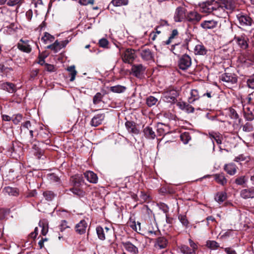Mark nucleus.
Returning a JSON list of instances; mask_svg holds the SVG:
<instances>
[{
  "mask_svg": "<svg viewBox=\"0 0 254 254\" xmlns=\"http://www.w3.org/2000/svg\"><path fill=\"white\" fill-rule=\"evenodd\" d=\"M143 134L144 136L148 139H154L156 134L155 132L153 130L152 127L147 126L143 129Z\"/></svg>",
  "mask_w": 254,
  "mask_h": 254,
  "instance_id": "26",
  "label": "nucleus"
},
{
  "mask_svg": "<svg viewBox=\"0 0 254 254\" xmlns=\"http://www.w3.org/2000/svg\"><path fill=\"white\" fill-rule=\"evenodd\" d=\"M43 195L45 199L48 201L52 200L56 195L54 192L50 190H46L44 191Z\"/></svg>",
  "mask_w": 254,
  "mask_h": 254,
  "instance_id": "36",
  "label": "nucleus"
},
{
  "mask_svg": "<svg viewBox=\"0 0 254 254\" xmlns=\"http://www.w3.org/2000/svg\"><path fill=\"white\" fill-rule=\"evenodd\" d=\"M180 138L185 144H187L191 139V136L188 132L182 133L180 135Z\"/></svg>",
  "mask_w": 254,
  "mask_h": 254,
  "instance_id": "41",
  "label": "nucleus"
},
{
  "mask_svg": "<svg viewBox=\"0 0 254 254\" xmlns=\"http://www.w3.org/2000/svg\"><path fill=\"white\" fill-rule=\"evenodd\" d=\"M67 71L69 72L70 74V81H73L75 78V76L77 74V71L75 70V67L74 65H71L67 67Z\"/></svg>",
  "mask_w": 254,
  "mask_h": 254,
  "instance_id": "37",
  "label": "nucleus"
},
{
  "mask_svg": "<svg viewBox=\"0 0 254 254\" xmlns=\"http://www.w3.org/2000/svg\"><path fill=\"white\" fill-rule=\"evenodd\" d=\"M178 96V93L175 89H169L163 94V99L164 101L168 103H175L177 101V97Z\"/></svg>",
  "mask_w": 254,
  "mask_h": 254,
  "instance_id": "6",
  "label": "nucleus"
},
{
  "mask_svg": "<svg viewBox=\"0 0 254 254\" xmlns=\"http://www.w3.org/2000/svg\"><path fill=\"white\" fill-rule=\"evenodd\" d=\"M125 126L129 132L135 134L139 133V130L137 128L134 123L130 121H127L125 123Z\"/></svg>",
  "mask_w": 254,
  "mask_h": 254,
  "instance_id": "22",
  "label": "nucleus"
},
{
  "mask_svg": "<svg viewBox=\"0 0 254 254\" xmlns=\"http://www.w3.org/2000/svg\"><path fill=\"white\" fill-rule=\"evenodd\" d=\"M241 196L244 199L254 198V188L243 189L240 192Z\"/></svg>",
  "mask_w": 254,
  "mask_h": 254,
  "instance_id": "19",
  "label": "nucleus"
},
{
  "mask_svg": "<svg viewBox=\"0 0 254 254\" xmlns=\"http://www.w3.org/2000/svg\"><path fill=\"white\" fill-rule=\"evenodd\" d=\"M105 115L103 114H98L92 119L90 124L92 126L97 127L101 125L104 119Z\"/></svg>",
  "mask_w": 254,
  "mask_h": 254,
  "instance_id": "21",
  "label": "nucleus"
},
{
  "mask_svg": "<svg viewBox=\"0 0 254 254\" xmlns=\"http://www.w3.org/2000/svg\"><path fill=\"white\" fill-rule=\"evenodd\" d=\"M213 95L212 91L207 90L205 93L202 91L201 97L206 96L208 98H211Z\"/></svg>",
  "mask_w": 254,
  "mask_h": 254,
  "instance_id": "59",
  "label": "nucleus"
},
{
  "mask_svg": "<svg viewBox=\"0 0 254 254\" xmlns=\"http://www.w3.org/2000/svg\"><path fill=\"white\" fill-rule=\"evenodd\" d=\"M22 119V116L21 114H18L15 115H13L11 117V120L13 123L15 125L18 124Z\"/></svg>",
  "mask_w": 254,
  "mask_h": 254,
  "instance_id": "51",
  "label": "nucleus"
},
{
  "mask_svg": "<svg viewBox=\"0 0 254 254\" xmlns=\"http://www.w3.org/2000/svg\"><path fill=\"white\" fill-rule=\"evenodd\" d=\"M181 47L180 44H177L172 46L171 50L173 52L175 55H178L179 51L177 50V49Z\"/></svg>",
  "mask_w": 254,
  "mask_h": 254,
  "instance_id": "56",
  "label": "nucleus"
},
{
  "mask_svg": "<svg viewBox=\"0 0 254 254\" xmlns=\"http://www.w3.org/2000/svg\"><path fill=\"white\" fill-rule=\"evenodd\" d=\"M17 47L20 51L29 53L32 50V48L29 44V41L20 39L17 44Z\"/></svg>",
  "mask_w": 254,
  "mask_h": 254,
  "instance_id": "17",
  "label": "nucleus"
},
{
  "mask_svg": "<svg viewBox=\"0 0 254 254\" xmlns=\"http://www.w3.org/2000/svg\"><path fill=\"white\" fill-rule=\"evenodd\" d=\"M139 54L144 61H151L153 58V54L151 50L147 48H142L139 50Z\"/></svg>",
  "mask_w": 254,
  "mask_h": 254,
  "instance_id": "15",
  "label": "nucleus"
},
{
  "mask_svg": "<svg viewBox=\"0 0 254 254\" xmlns=\"http://www.w3.org/2000/svg\"><path fill=\"white\" fill-rule=\"evenodd\" d=\"M54 37L47 32H45L44 36L41 38V40L45 44H47L48 42H52L54 40Z\"/></svg>",
  "mask_w": 254,
  "mask_h": 254,
  "instance_id": "39",
  "label": "nucleus"
},
{
  "mask_svg": "<svg viewBox=\"0 0 254 254\" xmlns=\"http://www.w3.org/2000/svg\"><path fill=\"white\" fill-rule=\"evenodd\" d=\"M70 191H71L74 194L81 197H83L85 195V192L83 191L82 190L76 188H73L70 189Z\"/></svg>",
  "mask_w": 254,
  "mask_h": 254,
  "instance_id": "45",
  "label": "nucleus"
},
{
  "mask_svg": "<svg viewBox=\"0 0 254 254\" xmlns=\"http://www.w3.org/2000/svg\"><path fill=\"white\" fill-rule=\"evenodd\" d=\"M67 222L65 220H63L60 225V228L61 231H63L65 229L68 228V226L67 225Z\"/></svg>",
  "mask_w": 254,
  "mask_h": 254,
  "instance_id": "58",
  "label": "nucleus"
},
{
  "mask_svg": "<svg viewBox=\"0 0 254 254\" xmlns=\"http://www.w3.org/2000/svg\"><path fill=\"white\" fill-rule=\"evenodd\" d=\"M214 177L216 182L221 185L223 186L227 182L223 173L216 174L214 175Z\"/></svg>",
  "mask_w": 254,
  "mask_h": 254,
  "instance_id": "28",
  "label": "nucleus"
},
{
  "mask_svg": "<svg viewBox=\"0 0 254 254\" xmlns=\"http://www.w3.org/2000/svg\"><path fill=\"white\" fill-rule=\"evenodd\" d=\"M220 79L227 85L233 84L237 82V76L234 73H225L221 75Z\"/></svg>",
  "mask_w": 254,
  "mask_h": 254,
  "instance_id": "10",
  "label": "nucleus"
},
{
  "mask_svg": "<svg viewBox=\"0 0 254 254\" xmlns=\"http://www.w3.org/2000/svg\"><path fill=\"white\" fill-rule=\"evenodd\" d=\"M224 251L227 254H237L236 251L231 248H226Z\"/></svg>",
  "mask_w": 254,
  "mask_h": 254,
  "instance_id": "64",
  "label": "nucleus"
},
{
  "mask_svg": "<svg viewBox=\"0 0 254 254\" xmlns=\"http://www.w3.org/2000/svg\"><path fill=\"white\" fill-rule=\"evenodd\" d=\"M218 22L214 19L203 20L200 24V26L205 30L213 29L217 27Z\"/></svg>",
  "mask_w": 254,
  "mask_h": 254,
  "instance_id": "12",
  "label": "nucleus"
},
{
  "mask_svg": "<svg viewBox=\"0 0 254 254\" xmlns=\"http://www.w3.org/2000/svg\"><path fill=\"white\" fill-rule=\"evenodd\" d=\"M96 233L98 238L103 241L106 239V235L112 233V230L109 228L106 227L104 229L101 226H97L96 228Z\"/></svg>",
  "mask_w": 254,
  "mask_h": 254,
  "instance_id": "16",
  "label": "nucleus"
},
{
  "mask_svg": "<svg viewBox=\"0 0 254 254\" xmlns=\"http://www.w3.org/2000/svg\"><path fill=\"white\" fill-rule=\"evenodd\" d=\"M136 57L135 51L131 49H127L122 54V59L125 63H132Z\"/></svg>",
  "mask_w": 254,
  "mask_h": 254,
  "instance_id": "5",
  "label": "nucleus"
},
{
  "mask_svg": "<svg viewBox=\"0 0 254 254\" xmlns=\"http://www.w3.org/2000/svg\"><path fill=\"white\" fill-rule=\"evenodd\" d=\"M23 2V0H7V4L9 6L17 5L19 6Z\"/></svg>",
  "mask_w": 254,
  "mask_h": 254,
  "instance_id": "48",
  "label": "nucleus"
},
{
  "mask_svg": "<svg viewBox=\"0 0 254 254\" xmlns=\"http://www.w3.org/2000/svg\"><path fill=\"white\" fill-rule=\"evenodd\" d=\"M168 242L167 239L164 237H158L154 244V247L159 249L166 248L168 246Z\"/></svg>",
  "mask_w": 254,
  "mask_h": 254,
  "instance_id": "18",
  "label": "nucleus"
},
{
  "mask_svg": "<svg viewBox=\"0 0 254 254\" xmlns=\"http://www.w3.org/2000/svg\"><path fill=\"white\" fill-rule=\"evenodd\" d=\"M202 18V15L195 10H191L187 13L185 21L190 24L195 25Z\"/></svg>",
  "mask_w": 254,
  "mask_h": 254,
  "instance_id": "4",
  "label": "nucleus"
},
{
  "mask_svg": "<svg viewBox=\"0 0 254 254\" xmlns=\"http://www.w3.org/2000/svg\"><path fill=\"white\" fill-rule=\"evenodd\" d=\"M244 111L245 113V117L248 121H252L254 119V116L253 115L252 112L250 111L249 107L244 108Z\"/></svg>",
  "mask_w": 254,
  "mask_h": 254,
  "instance_id": "40",
  "label": "nucleus"
},
{
  "mask_svg": "<svg viewBox=\"0 0 254 254\" xmlns=\"http://www.w3.org/2000/svg\"><path fill=\"white\" fill-rule=\"evenodd\" d=\"M230 112V116L232 119H237L238 118V115L235 110L231 109Z\"/></svg>",
  "mask_w": 254,
  "mask_h": 254,
  "instance_id": "62",
  "label": "nucleus"
},
{
  "mask_svg": "<svg viewBox=\"0 0 254 254\" xmlns=\"http://www.w3.org/2000/svg\"><path fill=\"white\" fill-rule=\"evenodd\" d=\"M189 244L190 246V248L195 252L196 250L197 249V245L191 239H189Z\"/></svg>",
  "mask_w": 254,
  "mask_h": 254,
  "instance_id": "61",
  "label": "nucleus"
},
{
  "mask_svg": "<svg viewBox=\"0 0 254 254\" xmlns=\"http://www.w3.org/2000/svg\"><path fill=\"white\" fill-rule=\"evenodd\" d=\"M227 198V194L225 192H218L215 196V200L219 203H221L224 201Z\"/></svg>",
  "mask_w": 254,
  "mask_h": 254,
  "instance_id": "32",
  "label": "nucleus"
},
{
  "mask_svg": "<svg viewBox=\"0 0 254 254\" xmlns=\"http://www.w3.org/2000/svg\"><path fill=\"white\" fill-rule=\"evenodd\" d=\"M202 90L195 89H191L188 97V101L190 104H193L201 97Z\"/></svg>",
  "mask_w": 254,
  "mask_h": 254,
  "instance_id": "14",
  "label": "nucleus"
},
{
  "mask_svg": "<svg viewBox=\"0 0 254 254\" xmlns=\"http://www.w3.org/2000/svg\"><path fill=\"white\" fill-rule=\"evenodd\" d=\"M126 89V87L122 86L120 85H118L116 86H112L110 88V90L111 91L115 92V93H122L124 92Z\"/></svg>",
  "mask_w": 254,
  "mask_h": 254,
  "instance_id": "38",
  "label": "nucleus"
},
{
  "mask_svg": "<svg viewBox=\"0 0 254 254\" xmlns=\"http://www.w3.org/2000/svg\"><path fill=\"white\" fill-rule=\"evenodd\" d=\"M4 191L5 193L9 195L16 196L18 194L16 188H12L10 187H5L4 189Z\"/></svg>",
  "mask_w": 254,
  "mask_h": 254,
  "instance_id": "34",
  "label": "nucleus"
},
{
  "mask_svg": "<svg viewBox=\"0 0 254 254\" xmlns=\"http://www.w3.org/2000/svg\"><path fill=\"white\" fill-rule=\"evenodd\" d=\"M32 4L35 8H37L35 10L36 14H38V12H40L44 7L42 0H33Z\"/></svg>",
  "mask_w": 254,
  "mask_h": 254,
  "instance_id": "31",
  "label": "nucleus"
},
{
  "mask_svg": "<svg viewBox=\"0 0 254 254\" xmlns=\"http://www.w3.org/2000/svg\"><path fill=\"white\" fill-rule=\"evenodd\" d=\"M247 86L249 88L254 89V79L249 78L247 81Z\"/></svg>",
  "mask_w": 254,
  "mask_h": 254,
  "instance_id": "55",
  "label": "nucleus"
},
{
  "mask_svg": "<svg viewBox=\"0 0 254 254\" xmlns=\"http://www.w3.org/2000/svg\"><path fill=\"white\" fill-rule=\"evenodd\" d=\"M236 0H225V2L216 1L213 14L220 18H226L236 8Z\"/></svg>",
  "mask_w": 254,
  "mask_h": 254,
  "instance_id": "1",
  "label": "nucleus"
},
{
  "mask_svg": "<svg viewBox=\"0 0 254 254\" xmlns=\"http://www.w3.org/2000/svg\"><path fill=\"white\" fill-rule=\"evenodd\" d=\"M157 127V133L159 135L166 134L169 132L168 127L162 123L158 124Z\"/></svg>",
  "mask_w": 254,
  "mask_h": 254,
  "instance_id": "29",
  "label": "nucleus"
},
{
  "mask_svg": "<svg viewBox=\"0 0 254 254\" xmlns=\"http://www.w3.org/2000/svg\"><path fill=\"white\" fill-rule=\"evenodd\" d=\"M1 86L4 90H6L9 93H13L15 91V85L12 83L6 82L3 83Z\"/></svg>",
  "mask_w": 254,
  "mask_h": 254,
  "instance_id": "33",
  "label": "nucleus"
},
{
  "mask_svg": "<svg viewBox=\"0 0 254 254\" xmlns=\"http://www.w3.org/2000/svg\"><path fill=\"white\" fill-rule=\"evenodd\" d=\"M207 52L206 48L202 44L196 45L194 49L195 55L203 56L206 54Z\"/></svg>",
  "mask_w": 254,
  "mask_h": 254,
  "instance_id": "25",
  "label": "nucleus"
},
{
  "mask_svg": "<svg viewBox=\"0 0 254 254\" xmlns=\"http://www.w3.org/2000/svg\"><path fill=\"white\" fill-rule=\"evenodd\" d=\"M234 40L241 48L246 49L248 47L249 39L246 35L235 36Z\"/></svg>",
  "mask_w": 254,
  "mask_h": 254,
  "instance_id": "11",
  "label": "nucleus"
},
{
  "mask_svg": "<svg viewBox=\"0 0 254 254\" xmlns=\"http://www.w3.org/2000/svg\"><path fill=\"white\" fill-rule=\"evenodd\" d=\"M94 0H79V3L82 5H86L89 4H93Z\"/></svg>",
  "mask_w": 254,
  "mask_h": 254,
  "instance_id": "57",
  "label": "nucleus"
},
{
  "mask_svg": "<svg viewBox=\"0 0 254 254\" xmlns=\"http://www.w3.org/2000/svg\"><path fill=\"white\" fill-rule=\"evenodd\" d=\"M178 219L181 223L185 226H187L189 224V221L187 219V217L184 215H180L178 216Z\"/></svg>",
  "mask_w": 254,
  "mask_h": 254,
  "instance_id": "52",
  "label": "nucleus"
},
{
  "mask_svg": "<svg viewBox=\"0 0 254 254\" xmlns=\"http://www.w3.org/2000/svg\"><path fill=\"white\" fill-rule=\"evenodd\" d=\"M146 67L142 64H135L132 65L131 71L132 75L137 78H140L144 74Z\"/></svg>",
  "mask_w": 254,
  "mask_h": 254,
  "instance_id": "9",
  "label": "nucleus"
},
{
  "mask_svg": "<svg viewBox=\"0 0 254 254\" xmlns=\"http://www.w3.org/2000/svg\"><path fill=\"white\" fill-rule=\"evenodd\" d=\"M68 40L62 41L59 42L58 40L56 41L53 44L48 45L47 47V49H51L54 51L55 53L59 51L61 49L65 47L68 43Z\"/></svg>",
  "mask_w": 254,
  "mask_h": 254,
  "instance_id": "13",
  "label": "nucleus"
},
{
  "mask_svg": "<svg viewBox=\"0 0 254 254\" xmlns=\"http://www.w3.org/2000/svg\"><path fill=\"white\" fill-rule=\"evenodd\" d=\"M86 227L87 223L86 221L84 220H82L76 225L75 231L77 233L82 234L85 232Z\"/></svg>",
  "mask_w": 254,
  "mask_h": 254,
  "instance_id": "24",
  "label": "nucleus"
},
{
  "mask_svg": "<svg viewBox=\"0 0 254 254\" xmlns=\"http://www.w3.org/2000/svg\"><path fill=\"white\" fill-rule=\"evenodd\" d=\"M180 251L184 254H195L193 249L186 245H182L180 247Z\"/></svg>",
  "mask_w": 254,
  "mask_h": 254,
  "instance_id": "35",
  "label": "nucleus"
},
{
  "mask_svg": "<svg viewBox=\"0 0 254 254\" xmlns=\"http://www.w3.org/2000/svg\"><path fill=\"white\" fill-rule=\"evenodd\" d=\"M225 171L230 175H234L237 171V167L233 163L226 164L224 166Z\"/></svg>",
  "mask_w": 254,
  "mask_h": 254,
  "instance_id": "27",
  "label": "nucleus"
},
{
  "mask_svg": "<svg viewBox=\"0 0 254 254\" xmlns=\"http://www.w3.org/2000/svg\"><path fill=\"white\" fill-rule=\"evenodd\" d=\"M236 18L239 25L242 27L251 26L254 24L252 18L246 13L239 12L236 15Z\"/></svg>",
  "mask_w": 254,
  "mask_h": 254,
  "instance_id": "2",
  "label": "nucleus"
},
{
  "mask_svg": "<svg viewBox=\"0 0 254 254\" xmlns=\"http://www.w3.org/2000/svg\"><path fill=\"white\" fill-rule=\"evenodd\" d=\"M253 130L252 125L249 123H246L243 126V130L245 132H251Z\"/></svg>",
  "mask_w": 254,
  "mask_h": 254,
  "instance_id": "53",
  "label": "nucleus"
},
{
  "mask_svg": "<svg viewBox=\"0 0 254 254\" xmlns=\"http://www.w3.org/2000/svg\"><path fill=\"white\" fill-rule=\"evenodd\" d=\"M122 245L128 252L132 254H137L138 253V248L130 242H123Z\"/></svg>",
  "mask_w": 254,
  "mask_h": 254,
  "instance_id": "20",
  "label": "nucleus"
},
{
  "mask_svg": "<svg viewBox=\"0 0 254 254\" xmlns=\"http://www.w3.org/2000/svg\"><path fill=\"white\" fill-rule=\"evenodd\" d=\"M177 106L181 110H185L186 106H187V103L183 102H179L177 103Z\"/></svg>",
  "mask_w": 254,
  "mask_h": 254,
  "instance_id": "63",
  "label": "nucleus"
},
{
  "mask_svg": "<svg viewBox=\"0 0 254 254\" xmlns=\"http://www.w3.org/2000/svg\"><path fill=\"white\" fill-rule=\"evenodd\" d=\"M187 9L184 6H179L176 10L174 19L176 22H181L186 20Z\"/></svg>",
  "mask_w": 254,
  "mask_h": 254,
  "instance_id": "7",
  "label": "nucleus"
},
{
  "mask_svg": "<svg viewBox=\"0 0 254 254\" xmlns=\"http://www.w3.org/2000/svg\"><path fill=\"white\" fill-rule=\"evenodd\" d=\"M109 44L108 41L105 38L100 39L99 41V45L100 47L103 48H106L107 47Z\"/></svg>",
  "mask_w": 254,
  "mask_h": 254,
  "instance_id": "54",
  "label": "nucleus"
},
{
  "mask_svg": "<svg viewBox=\"0 0 254 254\" xmlns=\"http://www.w3.org/2000/svg\"><path fill=\"white\" fill-rule=\"evenodd\" d=\"M104 95L100 92L97 93L93 98V103L94 105L100 103L102 101Z\"/></svg>",
  "mask_w": 254,
  "mask_h": 254,
  "instance_id": "43",
  "label": "nucleus"
},
{
  "mask_svg": "<svg viewBox=\"0 0 254 254\" xmlns=\"http://www.w3.org/2000/svg\"><path fill=\"white\" fill-rule=\"evenodd\" d=\"M206 246L210 249L215 250L219 247V245L215 241H208L206 242Z\"/></svg>",
  "mask_w": 254,
  "mask_h": 254,
  "instance_id": "46",
  "label": "nucleus"
},
{
  "mask_svg": "<svg viewBox=\"0 0 254 254\" xmlns=\"http://www.w3.org/2000/svg\"><path fill=\"white\" fill-rule=\"evenodd\" d=\"M158 99L153 96H149L146 99V104L149 107H151L156 104Z\"/></svg>",
  "mask_w": 254,
  "mask_h": 254,
  "instance_id": "49",
  "label": "nucleus"
},
{
  "mask_svg": "<svg viewBox=\"0 0 254 254\" xmlns=\"http://www.w3.org/2000/svg\"><path fill=\"white\" fill-rule=\"evenodd\" d=\"M84 177L90 183L96 184L98 182V177L96 174L92 171H87L84 174Z\"/></svg>",
  "mask_w": 254,
  "mask_h": 254,
  "instance_id": "23",
  "label": "nucleus"
},
{
  "mask_svg": "<svg viewBox=\"0 0 254 254\" xmlns=\"http://www.w3.org/2000/svg\"><path fill=\"white\" fill-rule=\"evenodd\" d=\"M128 2V0H112L111 4L115 6H121L127 5Z\"/></svg>",
  "mask_w": 254,
  "mask_h": 254,
  "instance_id": "42",
  "label": "nucleus"
},
{
  "mask_svg": "<svg viewBox=\"0 0 254 254\" xmlns=\"http://www.w3.org/2000/svg\"><path fill=\"white\" fill-rule=\"evenodd\" d=\"M247 181L248 179L245 176H242L236 178L235 182L238 185H243L245 184Z\"/></svg>",
  "mask_w": 254,
  "mask_h": 254,
  "instance_id": "50",
  "label": "nucleus"
},
{
  "mask_svg": "<svg viewBox=\"0 0 254 254\" xmlns=\"http://www.w3.org/2000/svg\"><path fill=\"white\" fill-rule=\"evenodd\" d=\"M178 31L177 29H174L172 32V33L171 34V35L169 36L168 39L165 42V45H169L170 44H171L172 41H173V40L178 35Z\"/></svg>",
  "mask_w": 254,
  "mask_h": 254,
  "instance_id": "44",
  "label": "nucleus"
},
{
  "mask_svg": "<svg viewBox=\"0 0 254 254\" xmlns=\"http://www.w3.org/2000/svg\"><path fill=\"white\" fill-rule=\"evenodd\" d=\"M39 226L42 228V234L44 236H45L48 232V227L47 224L40 221L39 223Z\"/></svg>",
  "mask_w": 254,
  "mask_h": 254,
  "instance_id": "47",
  "label": "nucleus"
},
{
  "mask_svg": "<svg viewBox=\"0 0 254 254\" xmlns=\"http://www.w3.org/2000/svg\"><path fill=\"white\" fill-rule=\"evenodd\" d=\"M191 64V60L190 57L188 55H183L178 61V66L182 70H186L190 66Z\"/></svg>",
  "mask_w": 254,
  "mask_h": 254,
  "instance_id": "8",
  "label": "nucleus"
},
{
  "mask_svg": "<svg viewBox=\"0 0 254 254\" xmlns=\"http://www.w3.org/2000/svg\"><path fill=\"white\" fill-rule=\"evenodd\" d=\"M33 16V11L31 9H29L26 12V17L28 20L30 21Z\"/></svg>",
  "mask_w": 254,
  "mask_h": 254,
  "instance_id": "60",
  "label": "nucleus"
},
{
  "mask_svg": "<svg viewBox=\"0 0 254 254\" xmlns=\"http://www.w3.org/2000/svg\"><path fill=\"white\" fill-rule=\"evenodd\" d=\"M216 4L215 0H208L199 4L200 10L204 13H210L214 12Z\"/></svg>",
  "mask_w": 254,
  "mask_h": 254,
  "instance_id": "3",
  "label": "nucleus"
},
{
  "mask_svg": "<svg viewBox=\"0 0 254 254\" xmlns=\"http://www.w3.org/2000/svg\"><path fill=\"white\" fill-rule=\"evenodd\" d=\"M209 136L214 143L215 140L218 144L222 143L221 137L218 133L212 132L209 133Z\"/></svg>",
  "mask_w": 254,
  "mask_h": 254,
  "instance_id": "30",
  "label": "nucleus"
}]
</instances>
